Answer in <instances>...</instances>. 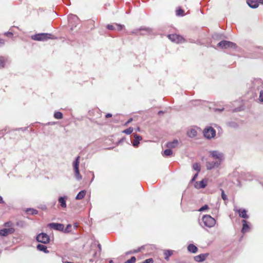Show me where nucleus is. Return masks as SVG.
I'll list each match as a JSON object with an SVG mask.
<instances>
[{
	"instance_id": "nucleus-8",
	"label": "nucleus",
	"mask_w": 263,
	"mask_h": 263,
	"mask_svg": "<svg viewBox=\"0 0 263 263\" xmlns=\"http://www.w3.org/2000/svg\"><path fill=\"white\" fill-rule=\"evenodd\" d=\"M204 136L208 139L214 138L216 135V130L212 127L206 128L203 130Z\"/></svg>"
},
{
	"instance_id": "nucleus-56",
	"label": "nucleus",
	"mask_w": 263,
	"mask_h": 263,
	"mask_svg": "<svg viewBox=\"0 0 263 263\" xmlns=\"http://www.w3.org/2000/svg\"><path fill=\"white\" fill-rule=\"evenodd\" d=\"M64 263H73V262L66 261L64 262Z\"/></svg>"
},
{
	"instance_id": "nucleus-43",
	"label": "nucleus",
	"mask_w": 263,
	"mask_h": 263,
	"mask_svg": "<svg viewBox=\"0 0 263 263\" xmlns=\"http://www.w3.org/2000/svg\"><path fill=\"white\" fill-rule=\"evenodd\" d=\"M153 262H154V261L152 258H148V259L145 260L142 263H153Z\"/></svg>"
},
{
	"instance_id": "nucleus-28",
	"label": "nucleus",
	"mask_w": 263,
	"mask_h": 263,
	"mask_svg": "<svg viewBox=\"0 0 263 263\" xmlns=\"http://www.w3.org/2000/svg\"><path fill=\"white\" fill-rule=\"evenodd\" d=\"M54 117L57 119H61L63 118V114L60 111H55L54 114Z\"/></svg>"
},
{
	"instance_id": "nucleus-38",
	"label": "nucleus",
	"mask_w": 263,
	"mask_h": 263,
	"mask_svg": "<svg viewBox=\"0 0 263 263\" xmlns=\"http://www.w3.org/2000/svg\"><path fill=\"white\" fill-rule=\"evenodd\" d=\"M184 13L183 10L179 8L176 11V15L178 16H182Z\"/></svg>"
},
{
	"instance_id": "nucleus-53",
	"label": "nucleus",
	"mask_w": 263,
	"mask_h": 263,
	"mask_svg": "<svg viewBox=\"0 0 263 263\" xmlns=\"http://www.w3.org/2000/svg\"><path fill=\"white\" fill-rule=\"evenodd\" d=\"M98 248L99 249V251H101V245L100 243H99L98 245Z\"/></svg>"
},
{
	"instance_id": "nucleus-12",
	"label": "nucleus",
	"mask_w": 263,
	"mask_h": 263,
	"mask_svg": "<svg viewBox=\"0 0 263 263\" xmlns=\"http://www.w3.org/2000/svg\"><path fill=\"white\" fill-rule=\"evenodd\" d=\"M207 185V180L203 179L200 181H197L195 182L194 186L197 189H203Z\"/></svg>"
},
{
	"instance_id": "nucleus-50",
	"label": "nucleus",
	"mask_w": 263,
	"mask_h": 263,
	"mask_svg": "<svg viewBox=\"0 0 263 263\" xmlns=\"http://www.w3.org/2000/svg\"><path fill=\"white\" fill-rule=\"evenodd\" d=\"M260 83H261V82H260V80H256V81H255V84H260Z\"/></svg>"
},
{
	"instance_id": "nucleus-55",
	"label": "nucleus",
	"mask_w": 263,
	"mask_h": 263,
	"mask_svg": "<svg viewBox=\"0 0 263 263\" xmlns=\"http://www.w3.org/2000/svg\"><path fill=\"white\" fill-rule=\"evenodd\" d=\"M217 211H218V210H217V209H215V210H214V213H215V214H216V213L217 212Z\"/></svg>"
},
{
	"instance_id": "nucleus-29",
	"label": "nucleus",
	"mask_w": 263,
	"mask_h": 263,
	"mask_svg": "<svg viewBox=\"0 0 263 263\" xmlns=\"http://www.w3.org/2000/svg\"><path fill=\"white\" fill-rule=\"evenodd\" d=\"M171 149V148H168L167 149H165L163 152V155L165 156H171L172 154V153H173V152H172V151Z\"/></svg>"
},
{
	"instance_id": "nucleus-7",
	"label": "nucleus",
	"mask_w": 263,
	"mask_h": 263,
	"mask_svg": "<svg viewBox=\"0 0 263 263\" xmlns=\"http://www.w3.org/2000/svg\"><path fill=\"white\" fill-rule=\"evenodd\" d=\"M217 46L221 47V48H232L234 49L236 48V45L235 43L228 41H222L218 43Z\"/></svg>"
},
{
	"instance_id": "nucleus-59",
	"label": "nucleus",
	"mask_w": 263,
	"mask_h": 263,
	"mask_svg": "<svg viewBox=\"0 0 263 263\" xmlns=\"http://www.w3.org/2000/svg\"><path fill=\"white\" fill-rule=\"evenodd\" d=\"M137 131H139V130H140V128H139V127H138V128H137Z\"/></svg>"
},
{
	"instance_id": "nucleus-39",
	"label": "nucleus",
	"mask_w": 263,
	"mask_h": 263,
	"mask_svg": "<svg viewBox=\"0 0 263 263\" xmlns=\"http://www.w3.org/2000/svg\"><path fill=\"white\" fill-rule=\"evenodd\" d=\"M106 28L108 29H109V30H116V26H115V25H111V24H108L106 26Z\"/></svg>"
},
{
	"instance_id": "nucleus-40",
	"label": "nucleus",
	"mask_w": 263,
	"mask_h": 263,
	"mask_svg": "<svg viewBox=\"0 0 263 263\" xmlns=\"http://www.w3.org/2000/svg\"><path fill=\"white\" fill-rule=\"evenodd\" d=\"M209 209V206L207 205V204H205L203 206H201L199 209V212H203L204 211V210H206V209Z\"/></svg>"
},
{
	"instance_id": "nucleus-45",
	"label": "nucleus",
	"mask_w": 263,
	"mask_h": 263,
	"mask_svg": "<svg viewBox=\"0 0 263 263\" xmlns=\"http://www.w3.org/2000/svg\"><path fill=\"white\" fill-rule=\"evenodd\" d=\"M5 35L9 37H12L13 34L11 32H7L5 33Z\"/></svg>"
},
{
	"instance_id": "nucleus-20",
	"label": "nucleus",
	"mask_w": 263,
	"mask_h": 263,
	"mask_svg": "<svg viewBox=\"0 0 263 263\" xmlns=\"http://www.w3.org/2000/svg\"><path fill=\"white\" fill-rule=\"evenodd\" d=\"M178 143L179 142L177 140H174L172 142L167 143L166 146L167 148H175L178 145Z\"/></svg>"
},
{
	"instance_id": "nucleus-52",
	"label": "nucleus",
	"mask_w": 263,
	"mask_h": 263,
	"mask_svg": "<svg viewBox=\"0 0 263 263\" xmlns=\"http://www.w3.org/2000/svg\"><path fill=\"white\" fill-rule=\"evenodd\" d=\"M224 110V108H217L216 109V110H218V111H221L222 110Z\"/></svg>"
},
{
	"instance_id": "nucleus-41",
	"label": "nucleus",
	"mask_w": 263,
	"mask_h": 263,
	"mask_svg": "<svg viewBox=\"0 0 263 263\" xmlns=\"http://www.w3.org/2000/svg\"><path fill=\"white\" fill-rule=\"evenodd\" d=\"M259 100L260 102H263V90L260 91Z\"/></svg>"
},
{
	"instance_id": "nucleus-37",
	"label": "nucleus",
	"mask_w": 263,
	"mask_h": 263,
	"mask_svg": "<svg viewBox=\"0 0 263 263\" xmlns=\"http://www.w3.org/2000/svg\"><path fill=\"white\" fill-rule=\"evenodd\" d=\"M136 259L135 256H132L129 259L126 261L124 263H135Z\"/></svg>"
},
{
	"instance_id": "nucleus-18",
	"label": "nucleus",
	"mask_w": 263,
	"mask_h": 263,
	"mask_svg": "<svg viewBox=\"0 0 263 263\" xmlns=\"http://www.w3.org/2000/svg\"><path fill=\"white\" fill-rule=\"evenodd\" d=\"M208 256V254H201L194 257L195 260L198 262H201L204 261L206 257Z\"/></svg>"
},
{
	"instance_id": "nucleus-36",
	"label": "nucleus",
	"mask_w": 263,
	"mask_h": 263,
	"mask_svg": "<svg viewBox=\"0 0 263 263\" xmlns=\"http://www.w3.org/2000/svg\"><path fill=\"white\" fill-rule=\"evenodd\" d=\"M71 228V225L70 224H68L67 225L66 228L65 229L64 228L63 232L64 233H69L71 232L70 228Z\"/></svg>"
},
{
	"instance_id": "nucleus-48",
	"label": "nucleus",
	"mask_w": 263,
	"mask_h": 263,
	"mask_svg": "<svg viewBox=\"0 0 263 263\" xmlns=\"http://www.w3.org/2000/svg\"><path fill=\"white\" fill-rule=\"evenodd\" d=\"M105 117L106 118H108L112 117V115L110 113H108L106 115Z\"/></svg>"
},
{
	"instance_id": "nucleus-22",
	"label": "nucleus",
	"mask_w": 263,
	"mask_h": 263,
	"mask_svg": "<svg viewBox=\"0 0 263 263\" xmlns=\"http://www.w3.org/2000/svg\"><path fill=\"white\" fill-rule=\"evenodd\" d=\"M187 136L190 138H193L197 136V132L194 128L190 129L187 132Z\"/></svg>"
},
{
	"instance_id": "nucleus-33",
	"label": "nucleus",
	"mask_w": 263,
	"mask_h": 263,
	"mask_svg": "<svg viewBox=\"0 0 263 263\" xmlns=\"http://www.w3.org/2000/svg\"><path fill=\"white\" fill-rule=\"evenodd\" d=\"M228 125L230 127L235 128L238 127V125L236 122H235L234 121L229 122L228 123Z\"/></svg>"
},
{
	"instance_id": "nucleus-10",
	"label": "nucleus",
	"mask_w": 263,
	"mask_h": 263,
	"mask_svg": "<svg viewBox=\"0 0 263 263\" xmlns=\"http://www.w3.org/2000/svg\"><path fill=\"white\" fill-rule=\"evenodd\" d=\"M168 37L171 41L176 43H181L184 41L183 37L176 34H169Z\"/></svg>"
},
{
	"instance_id": "nucleus-5",
	"label": "nucleus",
	"mask_w": 263,
	"mask_h": 263,
	"mask_svg": "<svg viewBox=\"0 0 263 263\" xmlns=\"http://www.w3.org/2000/svg\"><path fill=\"white\" fill-rule=\"evenodd\" d=\"M221 163L222 162H220V161L214 160L207 161L205 166L208 170H212L219 168Z\"/></svg>"
},
{
	"instance_id": "nucleus-47",
	"label": "nucleus",
	"mask_w": 263,
	"mask_h": 263,
	"mask_svg": "<svg viewBox=\"0 0 263 263\" xmlns=\"http://www.w3.org/2000/svg\"><path fill=\"white\" fill-rule=\"evenodd\" d=\"M133 121V118H130L128 120V121L125 123V125H127L129 123H130Z\"/></svg>"
},
{
	"instance_id": "nucleus-15",
	"label": "nucleus",
	"mask_w": 263,
	"mask_h": 263,
	"mask_svg": "<svg viewBox=\"0 0 263 263\" xmlns=\"http://www.w3.org/2000/svg\"><path fill=\"white\" fill-rule=\"evenodd\" d=\"M134 140L132 142L133 146L135 147L138 146L140 141L142 140V138L141 136L137 134H134Z\"/></svg>"
},
{
	"instance_id": "nucleus-51",
	"label": "nucleus",
	"mask_w": 263,
	"mask_h": 263,
	"mask_svg": "<svg viewBox=\"0 0 263 263\" xmlns=\"http://www.w3.org/2000/svg\"><path fill=\"white\" fill-rule=\"evenodd\" d=\"M163 113H164V111H163L160 110V111H158V114L159 115H161L163 114Z\"/></svg>"
},
{
	"instance_id": "nucleus-26",
	"label": "nucleus",
	"mask_w": 263,
	"mask_h": 263,
	"mask_svg": "<svg viewBox=\"0 0 263 263\" xmlns=\"http://www.w3.org/2000/svg\"><path fill=\"white\" fill-rule=\"evenodd\" d=\"M193 168L195 171H196L197 172L199 173L201 170V166L199 163H195L193 164Z\"/></svg>"
},
{
	"instance_id": "nucleus-24",
	"label": "nucleus",
	"mask_w": 263,
	"mask_h": 263,
	"mask_svg": "<svg viewBox=\"0 0 263 263\" xmlns=\"http://www.w3.org/2000/svg\"><path fill=\"white\" fill-rule=\"evenodd\" d=\"M189 252L193 253H195L197 252V248L193 244H190L187 247Z\"/></svg>"
},
{
	"instance_id": "nucleus-30",
	"label": "nucleus",
	"mask_w": 263,
	"mask_h": 263,
	"mask_svg": "<svg viewBox=\"0 0 263 263\" xmlns=\"http://www.w3.org/2000/svg\"><path fill=\"white\" fill-rule=\"evenodd\" d=\"M9 230L7 229H3L0 230V235L3 236H6L8 234Z\"/></svg>"
},
{
	"instance_id": "nucleus-34",
	"label": "nucleus",
	"mask_w": 263,
	"mask_h": 263,
	"mask_svg": "<svg viewBox=\"0 0 263 263\" xmlns=\"http://www.w3.org/2000/svg\"><path fill=\"white\" fill-rule=\"evenodd\" d=\"M133 128L130 127L125 129L124 130H123V133L124 134H126L127 135H129L133 132Z\"/></svg>"
},
{
	"instance_id": "nucleus-14",
	"label": "nucleus",
	"mask_w": 263,
	"mask_h": 263,
	"mask_svg": "<svg viewBox=\"0 0 263 263\" xmlns=\"http://www.w3.org/2000/svg\"><path fill=\"white\" fill-rule=\"evenodd\" d=\"M140 31H145L147 33H149L150 32L151 30H150L149 28H142V27H141V28H140L139 29H135V30H133L131 32V34H136V35H144V33H139V32Z\"/></svg>"
},
{
	"instance_id": "nucleus-49",
	"label": "nucleus",
	"mask_w": 263,
	"mask_h": 263,
	"mask_svg": "<svg viewBox=\"0 0 263 263\" xmlns=\"http://www.w3.org/2000/svg\"><path fill=\"white\" fill-rule=\"evenodd\" d=\"M4 201L3 200V197L0 196V203H4Z\"/></svg>"
},
{
	"instance_id": "nucleus-16",
	"label": "nucleus",
	"mask_w": 263,
	"mask_h": 263,
	"mask_svg": "<svg viewBox=\"0 0 263 263\" xmlns=\"http://www.w3.org/2000/svg\"><path fill=\"white\" fill-rule=\"evenodd\" d=\"M68 197L67 196H63L59 197L58 201L60 203V205L63 208H66L67 206L66 204V200H67Z\"/></svg>"
},
{
	"instance_id": "nucleus-3",
	"label": "nucleus",
	"mask_w": 263,
	"mask_h": 263,
	"mask_svg": "<svg viewBox=\"0 0 263 263\" xmlns=\"http://www.w3.org/2000/svg\"><path fill=\"white\" fill-rule=\"evenodd\" d=\"M202 219L204 226L209 228L213 227L216 223L215 218L212 217L210 215H204Z\"/></svg>"
},
{
	"instance_id": "nucleus-60",
	"label": "nucleus",
	"mask_w": 263,
	"mask_h": 263,
	"mask_svg": "<svg viewBox=\"0 0 263 263\" xmlns=\"http://www.w3.org/2000/svg\"><path fill=\"white\" fill-rule=\"evenodd\" d=\"M237 110H238L237 109H235V111H237Z\"/></svg>"
},
{
	"instance_id": "nucleus-4",
	"label": "nucleus",
	"mask_w": 263,
	"mask_h": 263,
	"mask_svg": "<svg viewBox=\"0 0 263 263\" xmlns=\"http://www.w3.org/2000/svg\"><path fill=\"white\" fill-rule=\"evenodd\" d=\"M209 157L214 160L220 161L222 162L224 159V156L223 153L219 151H211L209 152Z\"/></svg>"
},
{
	"instance_id": "nucleus-2",
	"label": "nucleus",
	"mask_w": 263,
	"mask_h": 263,
	"mask_svg": "<svg viewBox=\"0 0 263 263\" xmlns=\"http://www.w3.org/2000/svg\"><path fill=\"white\" fill-rule=\"evenodd\" d=\"M80 156H77L72 163V166L74 170V177L76 179L79 181L82 179V177L79 171Z\"/></svg>"
},
{
	"instance_id": "nucleus-44",
	"label": "nucleus",
	"mask_w": 263,
	"mask_h": 263,
	"mask_svg": "<svg viewBox=\"0 0 263 263\" xmlns=\"http://www.w3.org/2000/svg\"><path fill=\"white\" fill-rule=\"evenodd\" d=\"M5 44V41L4 40L0 38V47L3 46Z\"/></svg>"
},
{
	"instance_id": "nucleus-6",
	"label": "nucleus",
	"mask_w": 263,
	"mask_h": 263,
	"mask_svg": "<svg viewBox=\"0 0 263 263\" xmlns=\"http://www.w3.org/2000/svg\"><path fill=\"white\" fill-rule=\"evenodd\" d=\"M36 239L38 242L43 244L48 243L50 241L49 236L45 233H41L38 234L36 237Z\"/></svg>"
},
{
	"instance_id": "nucleus-31",
	"label": "nucleus",
	"mask_w": 263,
	"mask_h": 263,
	"mask_svg": "<svg viewBox=\"0 0 263 263\" xmlns=\"http://www.w3.org/2000/svg\"><path fill=\"white\" fill-rule=\"evenodd\" d=\"M5 65V60L4 57L0 56V68H4Z\"/></svg>"
},
{
	"instance_id": "nucleus-42",
	"label": "nucleus",
	"mask_w": 263,
	"mask_h": 263,
	"mask_svg": "<svg viewBox=\"0 0 263 263\" xmlns=\"http://www.w3.org/2000/svg\"><path fill=\"white\" fill-rule=\"evenodd\" d=\"M221 197L222 198V199L223 200H227V195L225 194L223 190H222V192H221Z\"/></svg>"
},
{
	"instance_id": "nucleus-35",
	"label": "nucleus",
	"mask_w": 263,
	"mask_h": 263,
	"mask_svg": "<svg viewBox=\"0 0 263 263\" xmlns=\"http://www.w3.org/2000/svg\"><path fill=\"white\" fill-rule=\"evenodd\" d=\"M115 26H116V30H117L118 31H120V30H122L123 29V28L124 27V25H121V24H115Z\"/></svg>"
},
{
	"instance_id": "nucleus-13",
	"label": "nucleus",
	"mask_w": 263,
	"mask_h": 263,
	"mask_svg": "<svg viewBox=\"0 0 263 263\" xmlns=\"http://www.w3.org/2000/svg\"><path fill=\"white\" fill-rule=\"evenodd\" d=\"M242 228L241 229V232L243 234H245L246 232H249L250 231V223H249V222H248L245 219L242 220Z\"/></svg>"
},
{
	"instance_id": "nucleus-54",
	"label": "nucleus",
	"mask_w": 263,
	"mask_h": 263,
	"mask_svg": "<svg viewBox=\"0 0 263 263\" xmlns=\"http://www.w3.org/2000/svg\"><path fill=\"white\" fill-rule=\"evenodd\" d=\"M257 1L258 2V3H259L261 4H263V0H257Z\"/></svg>"
},
{
	"instance_id": "nucleus-27",
	"label": "nucleus",
	"mask_w": 263,
	"mask_h": 263,
	"mask_svg": "<svg viewBox=\"0 0 263 263\" xmlns=\"http://www.w3.org/2000/svg\"><path fill=\"white\" fill-rule=\"evenodd\" d=\"M26 212L28 214H31L32 215H36L37 214L38 211L36 210L33 209H27Z\"/></svg>"
},
{
	"instance_id": "nucleus-46",
	"label": "nucleus",
	"mask_w": 263,
	"mask_h": 263,
	"mask_svg": "<svg viewBox=\"0 0 263 263\" xmlns=\"http://www.w3.org/2000/svg\"><path fill=\"white\" fill-rule=\"evenodd\" d=\"M198 173H196L194 176H193V177L192 178V180H191V181L193 182L196 179V178L198 176Z\"/></svg>"
},
{
	"instance_id": "nucleus-11",
	"label": "nucleus",
	"mask_w": 263,
	"mask_h": 263,
	"mask_svg": "<svg viewBox=\"0 0 263 263\" xmlns=\"http://www.w3.org/2000/svg\"><path fill=\"white\" fill-rule=\"evenodd\" d=\"M48 227L57 231H63L64 226L62 223L52 222L48 224Z\"/></svg>"
},
{
	"instance_id": "nucleus-58",
	"label": "nucleus",
	"mask_w": 263,
	"mask_h": 263,
	"mask_svg": "<svg viewBox=\"0 0 263 263\" xmlns=\"http://www.w3.org/2000/svg\"><path fill=\"white\" fill-rule=\"evenodd\" d=\"M94 177H95V176H94V174H93V176H92V178L91 179V181L93 180Z\"/></svg>"
},
{
	"instance_id": "nucleus-9",
	"label": "nucleus",
	"mask_w": 263,
	"mask_h": 263,
	"mask_svg": "<svg viewBox=\"0 0 263 263\" xmlns=\"http://www.w3.org/2000/svg\"><path fill=\"white\" fill-rule=\"evenodd\" d=\"M68 22L70 25L72 26L71 29H73V27H76L79 23V19L76 15L71 14L68 16Z\"/></svg>"
},
{
	"instance_id": "nucleus-25",
	"label": "nucleus",
	"mask_w": 263,
	"mask_h": 263,
	"mask_svg": "<svg viewBox=\"0 0 263 263\" xmlns=\"http://www.w3.org/2000/svg\"><path fill=\"white\" fill-rule=\"evenodd\" d=\"M164 254L165 255L164 258L168 260L169 259L170 256L173 254V251L170 250H165L164 252Z\"/></svg>"
},
{
	"instance_id": "nucleus-57",
	"label": "nucleus",
	"mask_w": 263,
	"mask_h": 263,
	"mask_svg": "<svg viewBox=\"0 0 263 263\" xmlns=\"http://www.w3.org/2000/svg\"><path fill=\"white\" fill-rule=\"evenodd\" d=\"M109 263H114L113 260H110L109 261Z\"/></svg>"
},
{
	"instance_id": "nucleus-23",
	"label": "nucleus",
	"mask_w": 263,
	"mask_h": 263,
	"mask_svg": "<svg viewBox=\"0 0 263 263\" xmlns=\"http://www.w3.org/2000/svg\"><path fill=\"white\" fill-rule=\"evenodd\" d=\"M86 192L85 190L81 191L77 195V196L76 197V200L82 199L85 197V196L86 195Z\"/></svg>"
},
{
	"instance_id": "nucleus-32",
	"label": "nucleus",
	"mask_w": 263,
	"mask_h": 263,
	"mask_svg": "<svg viewBox=\"0 0 263 263\" xmlns=\"http://www.w3.org/2000/svg\"><path fill=\"white\" fill-rule=\"evenodd\" d=\"M143 248V247L142 246L141 247L138 248L137 249L134 250L133 251H129L127 253V254H133V253H137L141 251V249Z\"/></svg>"
},
{
	"instance_id": "nucleus-21",
	"label": "nucleus",
	"mask_w": 263,
	"mask_h": 263,
	"mask_svg": "<svg viewBox=\"0 0 263 263\" xmlns=\"http://www.w3.org/2000/svg\"><path fill=\"white\" fill-rule=\"evenodd\" d=\"M36 248L38 250L42 251L45 253H48L49 252V251L47 250V247L43 244L37 245Z\"/></svg>"
},
{
	"instance_id": "nucleus-19",
	"label": "nucleus",
	"mask_w": 263,
	"mask_h": 263,
	"mask_svg": "<svg viewBox=\"0 0 263 263\" xmlns=\"http://www.w3.org/2000/svg\"><path fill=\"white\" fill-rule=\"evenodd\" d=\"M237 212L240 217L245 219L249 218L248 215L247 214V211L245 209H238Z\"/></svg>"
},
{
	"instance_id": "nucleus-1",
	"label": "nucleus",
	"mask_w": 263,
	"mask_h": 263,
	"mask_svg": "<svg viewBox=\"0 0 263 263\" xmlns=\"http://www.w3.org/2000/svg\"><path fill=\"white\" fill-rule=\"evenodd\" d=\"M31 37L32 40L37 41H45L48 39H53L55 38L51 34L47 33L35 34L32 35Z\"/></svg>"
},
{
	"instance_id": "nucleus-17",
	"label": "nucleus",
	"mask_w": 263,
	"mask_h": 263,
	"mask_svg": "<svg viewBox=\"0 0 263 263\" xmlns=\"http://www.w3.org/2000/svg\"><path fill=\"white\" fill-rule=\"evenodd\" d=\"M247 3L251 8L255 9L259 6V4L256 0H248Z\"/></svg>"
}]
</instances>
